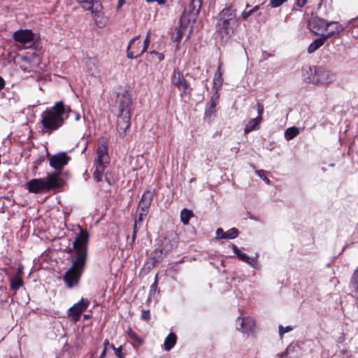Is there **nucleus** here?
Wrapping results in <instances>:
<instances>
[{"label": "nucleus", "instance_id": "obj_1", "mask_svg": "<svg viewBox=\"0 0 358 358\" xmlns=\"http://www.w3.org/2000/svg\"><path fill=\"white\" fill-rule=\"evenodd\" d=\"M88 240L87 231L80 229L73 243V249L76 252V256L72 259L71 266L64 275V280L69 288L78 284L83 273L87 257Z\"/></svg>", "mask_w": 358, "mask_h": 358}, {"label": "nucleus", "instance_id": "obj_2", "mask_svg": "<svg viewBox=\"0 0 358 358\" xmlns=\"http://www.w3.org/2000/svg\"><path fill=\"white\" fill-rule=\"evenodd\" d=\"M71 110L69 106H66L62 101H57L52 107L43 112L41 124L45 129L56 130L64 124Z\"/></svg>", "mask_w": 358, "mask_h": 358}, {"label": "nucleus", "instance_id": "obj_3", "mask_svg": "<svg viewBox=\"0 0 358 358\" xmlns=\"http://www.w3.org/2000/svg\"><path fill=\"white\" fill-rule=\"evenodd\" d=\"M241 22L236 16V10L231 7L224 8L219 14L217 31L222 41H227L240 26Z\"/></svg>", "mask_w": 358, "mask_h": 358}, {"label": "nucleus", "instance_id": "obj_4", "mask_svg": "<svg viewBox=\"0 0 358 358\" xmlns=\"http://www.w3.org/2000/svg\"><path fill=\"white\" fill-rule=\"evenodd\" d=\"M116 103L119 113L117 119V131L120 138L126 136L130 127L131 106L132 103L131 95L128 92L117 94Z\"/></svg>", "mask_w": 358, "mask_h": 358}, {"label": "nucleus", "instance_id": "obj_5", "mask_svg": "<svg viewBox=\"0 0 358 358\" xmlns=\"http://www.w3.org/2000/svg\"><path fill=\"white\" fill-rule=\"evenodd\" d=\"M61 185L62 179L57 172L48 173L45 178L31 179L26 183L28 191L34 194L45 193Z\"/></svg>", "mask_w": 358, "mask_h": 358}, {"label": "nucleus", "instance_id": "obj_6", "mask_svg": "<svg viewBox=\"0 0 358 358\" xmlns=\"http://www.w3.org/2000/svg\"><path fill=\"white\" fill-rule=\"evenodd\" d=\"M110 159L108 153V142L106 138H101L98 141L96 149V158L95 159V170L93 177L97 182L101 181L102 173L106 165L109 163Z\"/></svg>", "mask_w": 358, "mask_h": 358}, {"label": "nucleus", "instance_id": "obj_7", "mask_svg": "<svg viewBox=\"0 0 358 358\" xmlns=\"http://www.w3.org/2000/svg\"><path fill=\"white\" fill-rule=\"evenodd\" d=\"M308 82L315 85L328 84L333 81L334 75L329 71L321 66L309 67L308 72Z\"/></svg>", "mask_w": 358, "mask_h": 358}, {"label": "nucleus", "instance_id": "obj_8", "mask_svg": "<svg viewBox=\"0 0 358 358\" xmlns=\"http://www.w3.org/2000/svg\"><path fill=\"white\" fill-rule=\"evenodd\" d=\"M150 39L149 34H148L143 45L139 41V36L134 37L129 43L127 46V57L129 59L137 58L145 52L149 45Z\"/></svg>", "mask_w": 358, "mask_h": 358}, {"label": "nucleus", "instance_id": "obj_9", "mask_svg": "<svg viewBox=\"0 0 358 358\" xmlns=\"http://www.w3.org/2000/svg\"><path fill=\"white\" fill-rule=\"evenodd\" d=\"M171 84L180 92L181 96L191 92L189 84L185 79L182 73L178 68L173 69L171 77Z\"/></svg>", "mask_w": 358, "mask_h": 358}, {"label": "nucleus", "instance_id": "obj_10", "mask_svg": "<svg viewBox=\"0 0 358 358\" xmlns=\"http://www.w3.org/2000/svg\"><path fill=\"white\" fill-rule=\"evenodd\" d=\"M89 304L90 301L88 299L82 298L80 301L75 303L68 310V317L72 322H76L80 319L83 312L87 308Z\"/></svg>", "mask_w": 358, "mask_h": 358}, {"label": "nucleus", "instance_id": "obj_11", "mask_svg": "<svg viewBox=\"0 0 358 358\" xmlns=\"http://www.w3.org/2000/svg\"><path fill=\"white\" fill-rule=\"evenodd\" d=\"M328 22L317 16L312 17L308 21L310 30L316 35L324 34L323 32L328 31Z\"/></svg>", "mask_w": 358, "mask_h": 358}, {"label": "nucleus", "instance_id": "obj_12", "mask_svg": "<svg viewBox=\"0 0 358 358\" xmlns=\"http://www.w3.org/2000/svg\"><path fill=\"white\" fill-rule=\"evenodd\" d=\"M70 160V157L66 152H59L50 157V165L55 169L57 173H60V171L66 166Z\"/></svg>", "mask_w": 358, "mask_h": 358}, {"label": "nucleus", "instance_id": "obj_13", "mask_svg": "<svg viewBox=\"0 0 358 358\" xmlns=\"http://www.w3.org/2000/svg\"><path fill=\"white\" fill-rule=\"evenodd\" d=\"M13 38L15 41L25 45L31 43L35 40V34L29 29H20L13 34Z\"/></svg>", "mask_w": 358, "mask_h": 358}, {"label": "nucleus", "instance_id": "obj_14", "mask_svg": "<svg viewBox=\"0 0 358 358\" xmlns=\"http://www.w3.org/2000/svg\"><path fill=\"white\" fill-rule=\"evenodd\" d=\"M101 8V5L100 3H96V5L90 10L92 17L94 20L95 24L99 28L104 27L107 22L106 17L102 12Z\"/></svg>", "mask_w": 358, "mask_h": 358}, {"label": "nucleus", "instance_id": "obj_15", "mask_svg": "<svg viewBox=\"0 0 358 358\" xmlns=\"http://www.w3.org/2000/svg\"><path fill=\"white\" fill-rule=\"evenodd\" d=\"M236 323L237 329L243 333L252 331L255 327V320L250 317L238 318Z\"/></svg>", "mask_w": 358, "mask_h": 358}, {"label": "nucleus", "instance_id": "obj_16", "mask_svg": "<svg viewBox=\"0 0 358 358\" xmlns=\"http://www.w3.org/2000/svg\"><path fill=\"white\" fill-rule=\"evenodd\" d=\"M152 201V193L146 191L143 193L138 205V211H144L148 213L149 208Z\"/></svg>", "mask_w": 358, "mask_h": 358}, {"label": "nucleus", "instance_id": "obj_17", "mask_svg": "<svg viewBox=\"0 0 358 358\" xmlns=\"http://www.w3.org/2000/svg\"><path fill=\"white\" fill-rule=\"evenodd\" d=\"M203 1L202 0H191L187 8L185 10L192 18H196L199 15Z\"/></svg>", "mask_w": 358, "mask_h": 358}, {"label": "nucleus", "instance_id": "obj_18", "mask_svg": "<svg viewBox=\"0 0 358 358\" xmlns=\"http://www.w3.org/2000/svg\"><path fill=\"white\" fill-rule=\"evenodd\" d=\"M328 29H329V31L325 34H323L327 39L331 36H333L334 34H339L343 30V27L342 24H341L338 22H328Z\"/></svg>", "mask_w": 358, "mask_h": 358}, {"label": "nucleus", "instance_id": "obj_19", "mask_svg": "<svg viewBox=\"0 0 358 358\" xmlns=\"http://www.w3.org/2000/svg\"><path fill=\"white\" fill-rule=\"evenodd\" d=\"M85 66L90 75L95 76L98 73V61L96 58H87Z\"/></svg>", "mask_w": 358, "mask_h": 358}, {"label": "nucleus", "instance_id": "obj_20", "mask_svg": "<svg viewBox=\"0 0 358 358\" xmlns=\"http://www.w3.org/2000/svg\"><path fill=\"white\" fill-rule=\"evenodd\" d=\"M262 120V116H257L255 118L251 119L245 125L244 132L245 134L250 133L252 131L257 130L259 129V124Z\"/></svg>", "mask_w": 358, "mask_h": 358}, {"label": "nucleus", "instance_id": "obj_21", "mask_svg": "<svg viewBox=\"0 0 358 358\" xmlns=\"http://www.w3.org/2000/svg\"><path fill=\"white\" fill-rule=\"evenodd\" d=\"M327 39V38L323 34H322L320 38L315 39L309 45L308 52L309 53H313L324 45Z\"/></svg>", "mask_w": 358, "mask_h": 358}, {"label": "nucleus", "instance_id": "obj_22", "mask_svg": "<svg viewBox=\"0 0 358 358\" xmlns=\"http://www.w3.org/2000/svg\"><path fill=\"white\" fill-rule=\"evenodd\" d=\"M222 83L223 79L221 72V66L219 65L213 78V89L215 90V92H218V90L221 88Z\"/></svg>", "mask_w": 358, "mask_h": 358}, {"label": "nucleus", "instance_id": "obj_23", "mask_svg": "<svg viewBox=\"0 0 358 358\" xmlns=\"http://www.w3.org/2000/svg\"><path fill=\"white\" fill-rule=\"evenodd\" d=\"M237 257L240 260L249 264L254 268H257L259 267L256 258L250 257L247 254L241 252L238 254Z\"/></svg>", "mask_w": 358, "mask_h": 358}, {"label": "nucleus", "instance_id": "obj_24", "mask_svg": "<svg viewBox=\"0 0 358 358\" xmlns=\"http://www.w3.org/2000/svg\"><path fill=\"white\" fill-rule=\"evenodd\" d=\"M176 336L173 333H170L167 337L165 338L164 342V350L166 351H169L176 343Z\"/></svg>", "mask_w": 358, "mask_h": 358}, {"label": "nucleus", "instance_id": "obj_25", "mask_svg": "<svg viewBox=\"0 0 358 358\" xmlns=\"http://www.w3.org/2000/svg\"><path fill=\"white\" fill-rule=\"evenodd\" d=\"M21 271L19 270L15 277L10 280V289L16 291L23 285V281L20 275Z\"/></svg>", "mask_w": 358, "mask_h": 358}, {"label": "nucleus", "instance_id": "obj_26", "mask_svg": "<svg viewBox=\"0 0 358 358\" xmlns=\"http://www.w3.org/2000/svg\"><path fill=\"white\" fill-rule=\"evenodd\" d=\"M77 1L86 10H92L96 3H99L97 1H94V0H77Z\"/></svg>", "mask_w": 358, "mask_h": 358}, {"label": "nucleus", "instance_id": "obj_27", "mask_svg": "<svg viewBox=\"0 0 358 358\" xmlns=\"http://www.w3.org/2000/svg\"><path fill=\"white\" fill-rule=\"evenodd\" d=\"M218 99V94L217 92H215V94L211 97L208 108L206 110V113L207 115H211L215 113V106L217 104V100Z\"/></svg>", "mask_w": 358, "mask_h": 358}, {"label": "nucleus", "instance_id": "obj_28", "mask_svg": "<svg viewBox=\"0 0 358 358\" xmlns=\"http://www.w3.org/2000/svg\"><path fill=\"white\" fill-rule=\"evenodd\" d=\"M299 134V129L298 127H292L287 128L285 131V138L287 140H291L296 137Z\"/></svg>", "mask_w": 358, "mask_h": 358}, {"label": "nucleus", "instance_id": "obj_29", "mask_svg": "<svg viewBox=\"0 0 358 358\" xmlns=\"http://www.w3.org/2000/svg\"><path fill=\"white\" fill-rule=\"evenodd\" d=\"M192 216L193 213L186 208L182 209L180 212V220L183 224H187Z\"/></svg>", "mask_w": 358, "mask_h": 358}, {"label": "nucleus", "instance_id": "obj_30", "mask_svg": "<svg viewBox=\"0 0 358 358\" xmlns=\"http://www.w3.org/2000/svg\"><path fill=\"white\" fill-rule=\"evenodd\" d=\"M127 335L130 339L136 342L139 345L143 344V339L139 337L134 331L129 329L127 331Z\"/></svg>", "mask_w": 358, "mask_h": 358}, {"label": "nucleus", "instance_id": "obj_31", "mask_svg": "<svg viewBox=\"0 0 358 358\" xmlns=\"http://www.w3.org/2000/svg\"><path fill=\"white\" fill-rule=\"evenodd\" d=\"M259 6H255L251 10H250L248 11H245V10L243 11L241 13V17L243 18V20H246L250 15H252L254 13L257 11L259 10Z\"/></svg>", "mask_w": 358, "mask_h": 358}, {"label": "nucleus", "instance_id": "obj_32", "mask_svg": "<svg viewBox=\"0 0 358 358\" xmlns=\"http://www.w3.org/2000/svg\"><path fill=\"white\" fill-rule=\"evenodd\" d=\"M238 236V230L236 228H231L225 232V238L233 239Z\"/></svg>", "mask_w": 358, "mask_h": 358}, {"label": "nucleus", "instance_id": "obj_33", "mask_svg": "<svg viewBox=\"0 0 358 358\" xmlns=\"http://www.w3.org/2000/svg\"><path fill=\"white\" fill-rule=\"evenodd\" d=\"M351 284L352 287L358 292V267L352 276Z\"/></svg>", "mask_w": 358, "mask_h": 358}, {"label": "nucleus", "instance_id": "obj_34", "mask_svg": "<svg viewBox=\"0 0 358 358\" xmlns=\"http://www.w3.org/2000/svg\"><path fill=\"white\" fill-rule=\"evenodd\" d=\"M157 286V275H156V276H155V281H154L153 284L150 286L149 297H148L149 299L151 298L152 294L155 293Z\"/></svg>", "mask_w": 358, "mask_h": 358}, {"label": "nucleus", "instance_id": "obj_35", "mask_svg": "<svg viewBox=\"0 0 358 358\" xmlns=\"http://www.w3.org/2000/svg\"><path fill=\"white\" fill-rule=\"evenodd\" d=\"M287 0H270V6L272 8H277L280 6L282 3H284Z\"/></svg>", "mask_w": 358, "mask_h": 358}, {"label": "nucleus", "instance_id": "obj_36", "mask_svg": "<svg viewBox=\"0 0 358 358\" xmlns=\"http://www.w3.org/2000/svg\"><path fill=\"white\" fill-rule=\"evenodd\" d=\"M138 212H139L138 217L135 220V222L136 223L139 224V226H141V223L143 220V218L145 217H146V215H148V213H146L144 211H138Z\"/></svg>", "mask_w": 358, "mask_h": 358}, {"label": "nucleus", "instance_id": "obj_37", "mask_svg": "<svg viewBox=\"0 0 358 358\" xmlns=\"http://www.w3.org/2000/svg\"><path fill=\"white\" fill-rule=\"evenodd\" d=\"M141 318L145 321H149L150 320V314L149 310H143L141 312Z\"/></svg>", "mask_w": 358, "mask_h": 358}, {"label": "nucleus", "instance_id": "obj_38", "mask_svg": "<svg viewBox=\"0 0 358 358\" xmlns=\"http://www.w3.org/2000/svg\"><path fill=\"white\" fill-rule=\"evenodd\" d=\"M292 330V327L287 326L283 327L282 326L279 327V334L280 336H282L284 334L287 333Z\"/></svg>", "mask_w": 358, "mask_h": 358}, {"label": "nucleus", "instance_id": "obj_39", "mask_svg": "<svg viewBox=\"0 0 358 358\" xmlns=\"http://www.w3.org/2000/svg\"><path fill=\"white\" fill-rule=\"evenodd\" d=\"M182 35H183V33H182L181 29L177 28L176 36H173V38L176 41H179L182 38Z\"/></svg>", "mask_w": 358, "mask_h": 358}, {"label": "nucleus", "instance_id": "obj_40", "mask_svg": "<svg viewBox=\"0 0 358 358\" xmlns=\"http://www.w3.org/2000/svg\"><path fill=\"white\" fill-rule=\"evenodd\" d=\"M216 238L217 239L225 238V232L222 228H218L216 230Z\"/></svg>", "mask_w": 358, "mask_h": 358}, {"label": "nucleus", "instance_id": "obj_41", "mask_svg": "<svg viewBox=\"0 0 358 358\" xmlns=\"http://www.w3.org/2000/svg\"><path fill=\"white\" fill-rule=\"evenodd\" d=\"M257 175L263 179V180H264L267 184H269L270 183V180L269 179L264 176V173L263 171H257Z\"/></svg>", "mask_w": 358, "mask_h": 358}, {"label": "nucleus", "instance_id": "obj_42", "mask_svg": "<svg viewBox=\"0 0 358 358\" xmlns=\"http://www.w3.org/2000/svg\"><path fill=\"white\" fill-rule=\"evenodd\" d=\"M257 109L258 116H262L264 111V106L259 101L257 103Z\"/></svg>", "mask_w": 358, "mask_h": 358}, {"label": "nucleus", "instance_id": "obj_43", "mask_svg": "<svg viewBox=\"0 0 358 358\" xmlns=\"http://www.w3.org/2000/svg\"><path fill=\"white\" fill-rule=\"evenodd\" d=\"M122 346L117 348V349H115L114 352L117 358H124V357L122 354Z\"/></svg>", "mask_w": 358, "mask_h": 358}, {"label": "nucleus", "instance_id": "obj_44", "mask_svg": "<svg viewBox=\"0 0 358 358\" xmlns=\"http://www.w3.org/2000/svg\"><path fill=\"white\" fill-rule=\"evenodd\" d=\"M150 53L155 54L157 57L159 61H162L164 59V55L162 53L157 52L156 51H152Z\"/></svg>", "mask_w": 358, "mask_h": 358}, {"label": "nucleus", "instance_id": "obj_45", "mask_svg": "<svg viewBox=\"0 0 358 358\" xmlns=\"http://www.w3.org/2000/svg\"><path fill=\"white\" fill-rule=\"evenodd\" d=\"M296 5L299 7H303L308 2V0H296Z\"/></svg>", "mask_w": 358, "mask_h": 358}, {"label": "nucleus", "instance_id": "obj_46", "mask_svg": "<svg viewBox=\"0 0 358 358\" xmlns=\"http://www.w3.org/2000/svg\"><path fill=\"white\" fill-rule=\"evenodd\" d=\"M155 266V265H154L152 263H151V262L150 260H148L144 265V267H145L146 268H148V270H150L152 268H153Z\"/></svg>", "mask_w": 358, "mask_h": 358}, {"label": "nucleus", "instance_id": "obj_47", "mask_svg": "<svg viewBox=\"0 0 358 358\" xmlns=\"http://www.w3.org/2000/svg\"><path fill=\"white\" fill-rule=\"evenodd\" d=\"M148 3L157 2L159 5H163L165 3V0H146Z\"/></svg>", "mask_w": 358, "mask_h": 358}, {"label": "nucleus", "instance_id": "obj_48", "mask_svg": "<svg viewBox=\"0 0 358 358\" xmlns=\"http://www.w3.org/2000/svg\"><path fill=\"white\" fill-rule=\"evenodd\" d=\"M149 260L155 266L157 265L159 261L156 257H152Z\"/></svg>", "mask_w": 358, "mask_h": 358}, {"label": "nucleus", "instance_id": "obj_49", "mask_svg": "<svg viewBox=\"0 0 358 358\" xmlns=\"http://www.w3.org/2000/svg\"><path fill=\"white\" fill-rule=\"evenodd\" d=\"M232 248L234 252V253L238 256V254L241 252L240 250L237 248L236 245L232 244Z\"/></svg>", "mask_w": 358, "mask_h": 358}, {"label": "nucleus", "instance_id": "obj_50", "mask_svg": "<svg viewBox=\"0 0 358 358\" xmlns=\"http://www.w3.org/2000/svg\"><path fill=\"white\" fill-rule=\"evenodd\" d=\"M139 227H141V226H139V224L134 222L133 231H136V233H137L138 228Z\"/></svg>", "mask_w": 358, "mask_h": 358}, {"label": "nucleus", "instance_id": "obj_51", "mask_svg": "<svg viewBox=\"0 0 358 358\" xmlns=\"http://www.w3.org/2000/svg\"><path fill=\"white\" fill-rule=\"evenodd\" d=\"M4 80L0 76V90L4 87Z\"/></svg>", "mask_w": 358, "mask_h": 358}, {"label": "nucleus", "instance_id": "obj_52", "mask_svg": "<svg viewBox=\"0 0 358 358\" xmlns=\"http://www.w3.org/2000/svg\"><path fill=\"white\" fill-rule=\"evenodd\" d=\"M106 348H103V349L99 356V358H104V357L106 356Z\"/></svg>", "mask_w": 358, "mask_h": 358}, {"label": "nucleus", "instance_id": "obj_53", "mask_svg": "<svg viewBox=\"0 0 358 358\" xmlns=\"http://www.w3.org/2000/svg\"><path fill=\"white\" fill-rule=\"evenodd\" d=\"M19 58L21 59L22 62H28V61H29V58L27 56L21 55V56H20Z\"/></svg>", "mask_w": 358, "mask_h": 358}, {"label": "nucleus", "instance_id": "obj_54", "mask_svg": "<svg viewBox=\"0 0 358 358\" xmlns=\"http://www.w3.org/2000/svg\"><path fill=\"white\" fill-rule=\"evenodd\" d=\"M136 234L137 233H136V231H133L132 237H131V243H134L136 238Z\"/></svg>", "mask_w": 358, "mask_h": 358}, {"label": "nucleus", "instance_id": "obj_55", "mask_svg": "<svg viewBox=\"0 0 358 358\" xmlns=\"http://www.w3.org/2000/svg\"><path fill=\"white\" fill-rule=\"evenodd\" d=\"M75 114V119L76 121H78L80 120V115L78 113H73Z\"/></svg>", "mask_w": 358, "mask_h": 358}, {"label": "nucleus", "instance_id": "obj_56", "mask_svg": "<svg viewBox=\"0 0 358 358\" xmlns=\"http://www.w3.org/2000/svg\"><path fill=\"white\" fill-rule=\"evenodd\" d=\"M110 343L108 341V340L106 339L104 341V343H103V345H104V348H106L107 349V346H109L110 345Z\"/></svg>", "mask_w": 358, "mask_h": 358}, {"label": "nucleus", "instance_id": "obj_57", "mask_svg": "<svg viewBox=\"0 0 358 358\" xmlns=\"http://www.w3.org/2000/svg\"><path fill=\"white\" fill-rule=\"evenodd\" d=\"M109 347L110 348H112L114 351H115V349H117V348H115V345L113 344H110Z\"/></svg>", "mask_w": 358, "mask_h": 358}, {"label": "nucleus", "instance_id": "obj_58", "mask_svg": "<svg viewBox=\"0 0 358 358\" xmlns=\"http://www.w3.org/2000/svg\"><path fill=\"white\" fill-rule=\"evenodd\" d=\"M124 0H119V6L120 7L122 6V4L124 3Z\"/></svg>", "mask_w": 358, "mask_h": 358}, {"label": "nucleus", "instance_id": "obj_59", "mask_svg": "<svg viewBox=\"0 0 358 358\" xmlns=\"http://www.w3.org/2000/svg\"><path fill=\"white\" fill-rule=\"evenodd\" d=\"M20 67L22 69H23L24 70H27L28 69V66H21Z\"/></svg>", "mask_w": 358, "mask_h": 358}, {"label": "nucleus", "instance_id": "obj_60", "mask_svg": "<svg viewBox=\"0 0 358 358\" xmlns=\"http://www.w3.org/2000/svg\"><path fill=\"white\" fill-rule=\"evenodd\" d=\"M83 317H84L85 319H88V318L90 317V315H83Z\"/></svg>", "mask_w": 358, "mask_h": 358}, {"label": "nucleus", "instance_id": "obj_61", "mask_svg": "<svg viewBox=\"0 0 358 358\" xmlns=\"http://www.w3.org/2000/svg\"><path fill=\"white\" fill-rule=\"evenodd\" d=\"M290 347H289L287 349V352L290 350Z\"/></svg>", "mask_w": 358, "mask_h": 358}]
</instances>
